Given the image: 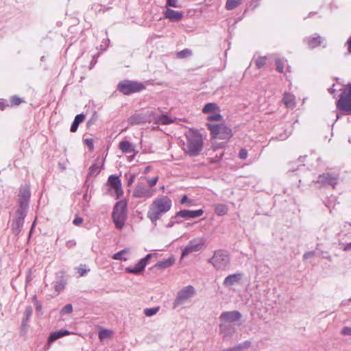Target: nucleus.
I'll return each mask as SVG.
<instances>
[{
    "mask_svg": "<svg viewBox=\"0 0 351 351\" xmlns=\"http://www.w3.org/2000/svg\"><path fill=\"white\" fill-rule=\"evenodd\" d=\"M206 125L213 138L228 140L233 135L231 128L225 124L224 119L221 114H213L208 116Z\"/></svg>",
    "mask_w": 351,
    "mask_h": 351,
    "instance_id": "1",
    "label": "nucleus"
},
{
    "mask_svg": "<svg viewBox=\"0 0 351 351\" xmlns=\"http://www.w3.org/2000/svg\"><path fill=\"white\" fill-rule=\"evenodd\" d=\"M172 208V200L167 195H161L153 199L147 213V218L155 225L161 217Z\"/></svg>",
    "mask_w": 351,
    "mask_h": 351,
    "instance_id": "2",
    "label": "nucleus"
},
{
    "mask_svg": "<svg viewBox=\"0 0 351 351\" xmlns=\"http://www.w3.org/2000/svg\"><path fill=\"white\" fill-rule=\"evenodd\" d=\"M186 141L184 143V150L189 156H195L199 154L203 147L202 135L196 131H189L186 134Z\"/></svg>",
    "mask_w": 351,
    "mask_h": 351,
    "instance_id": "3",
    "label": "nucleus"
},
{
    "mask_svg": "<svg viewBox=\"0 0 351 351\" xmlns=\"http://www.w3.org/2000/svg\"><path fill=\"white\" fill-rule=\"evenodd\" d=\"M117 89L123 95H129L143 90L145 86L141 82L125 80L118 84Z\"/></svg>",
    "mask_w": 351,
    "mask_h": 351,
    "instance_id": "4",
    "label": "nucleus"
},
{
    "mask_svg": "<svg viewBox=\"0 0 351 351\" xmlns=\"http://www.w3.org/2000/svg\"><path fill=\"white\" fill-rule=\"evenodd\" d=\"M126 219V203L120 201L114 206L112 212V219L116 228L121 229Z\"/></svg>",
    "mask_w": 351,
    "mask_h": 351,
    "instance_id": "5",
    "label": "nucleus"
},
{
    "mask_svg": "<svg viewBox=\"0 0 351 351\" xmlns=\"http://www.w3.org/2000/svg\"><path fill=\"white\" fill-rule=\"evenodd\" d=\"M337 107L341 110L351 113V84H348L341 94Z\"/></svg>",
    "mask_w": 351,
    "mask_h": 351,
    "instance_id": "6",
    "label": "nucleus"
},
{
    "mask_svg": "<svg viewBox=\"0 0 351 351\" xmlns=\"http://www.w3.org/2000/svg\"><path fill=\"white\" fill-rule=\"evenodd\" d=\"M228 254L222 250L216 251L210 259V263L217 269L224 270L229 265Z\"/></svg>",
    "mask_w": 351,
    "mask_h": 351,
    "instance_id": "7",
    "label": "nucleus"
},
{
    "mask_svg": "<svg viewBox=\"0 0 351 351\" xmlns=\"http://www.w3.org/2000/svg\"><path fill=\"white\" fill-rule=\"evenodd\" d=\"M155 192L156 189L149 188L144 183L138 182L133 191L132 195L135 198L147 199L151 198Z\"/></svg>",
    "mask_w": 351,
    "mask_h": 351,
    "instance_id": "8",
    "label": "nucleus"
},
{
    "mask_svg": "<svg viewBox=\"0 0 351 351\" xmlns=\"http://www.w3.org/2000/svg\"><path fill=\"white\" fill-rule=\"evenodd\" d=\"M205 240L202 237L194 239L189 243L182 252V256L184 257L190 253L201 250L204 245Z\"/></svg>",
    "mask_w": 351,
    "mask_h": 351,
    "instance_id": "9",
    "label": "nucleus"
},
{
    "mask_svg": "<svg viewBox=\"0 0 351 351\" xmlns=\"http://www.w3.org/2000/svg\"><path fill=\"white\" fill-rule=\"evenodd\" d=\"M195 293V289L193 287L189 285L181 289L175 300L174 307L180 304L183 301L191 298Z\"/></svg>",
    "mask_w": 351,
    "mask_h": 351,
    "instance_id": "10",
    "label": "nucleus"
},
{
    "mask_svg": "<svg viewBox=\"0 0 351 351\" xmlns=\"http://www.w3.org/2000/svg\"><path fill=\"white\" fill-rule=\"evenodd\" d=\"M107 184L114 190L117 199L122 196L123 192L121 188V182L118 176L114 175L110 176Z\"/></svg>",
    "mask_w": 351,
    "mask_h": 351,
    "instance_id": "11",
    "label": "nucleus"
},
{
    "mask_svg": "<svg viewBox=\"0 0 351 351\" xmlns=\"http://www.w3.org/2000/svg\"><path fill=\"white\" fill-rule=\"evenodd\" d=\"M317 182L322 184H330L335 188L338 182V176L330 173H324L319 176Z\"/></svg>",
    "mask_w": 351,
    "mask_h": 351,
    "instance_id": "12",
    "label": "nucleus"
},
{
    "mask_svg": "<svg viewBox=\"0 0 351 351\" xmlns=\"http://www.w3.org/2000/svg\"><path fill=\"white\" fill-rule=\"evenodd\" d=\"M151 257H152V254H147L145 258L141 259L139 261V262L135 265V267H126L125 271L130 274H140L141 272H142L144 270L146 265L147 264V263Z\"/></svg>",
    "mask_w": 351,
    "mask_h": 351,
    "instance_id": "13",
    "label": "nucleus"
},
{
    "mask_svg": "<svg viewBox=\"0 0 351 351\" xmlns=\"http://www.w3.org/2000/svg\"><path fill=\"white\" fill-rule=\"evenodd\" d=\"M204 210L202 209L197 210H182L176 213V216L184 219H193L202 216Z\"/></svg>",
    "mask_w": 351,
    "mask_h": 351,
    "instance_id": "14",
    "label": "nucleus"
},
{
    "mask_svg": "<svg viewBox=\"0 0 351 351\" xmlns=\"http://www.w3.org/2000/svg\"><path fill=\"white\" fill-rule=\"evenodd\" d=\"M164 16L171 21L178 22L183 19L184 14L182 12L167 8L164 12Z\"/></svg>",
    "mask_w": 351,
    "mask_h": 351,
    "instance_id": "15",
    "label": "nucleus"
},
{
    "mask_svg": "<svg viewBox=\"0 0 351 351\" xmlns=\"http://www.w3.org/2000/svg\"><path fill=\"white\" fill-rule=\"evenodd\" d=\"M324 39L323 38L317 34H315L313 36L306 37L304 40V42L309 48L313 49L320 45L324 42Z\"/></svg>",
    "mask_w": 351,
    "mask_h": 351,
    "instance_id": "16",
    "label": "nucleus"
},
{
    "mask_svg": "<svg viewBox=\"0 0 351 351\" xmlns=\"http://www.w3.org/2000/svg\"><path fill=\"white\" fill-rule=\"evenodd\" d=\"M243 277L242 273H237L228 276L223 280L226 287H230L241 282Z\"/></svg>",
    "mask_w": 351,
    "mask_h": 351,
    "instance_id": "17",
    "label": "nucleus"
},
{
    "mask_svg": "<svg viewBox=\"0 0 351 351\" xmlns=\"http://www.w3.org/2000/svg\"><path fill=\"white\" fill-rule=\"evenodd\" d=\"M282 102L287 108L293 109L296 105L295 97L290 93L285 92L283 95Z\"/></svg>",
    "mask_w": 351,
    "mask_h": 351,
    "instance_id": "18",
    "label": "nucleus"
},
{
    "mask_svg": "<svg viewBox=\"0 0 351 351\" xmlns=\"http://www.w3.org/2000/svg\"><path fill=\"white\" fill-rule=\"evenodd\" d=\"M241 317V315L238 311L224 312L223 313L220 318L226 322H234L239 320Z\"/></svg>",
    "mask_w": 351,
    "mask_h": 351,
    "instance_id": "19",
    "label": "nucleus"
},
{
    "mask_svg": "<svg viewBox=\"0 0 351 351\" xmlns=\"http://www.w3.org/2000/svg\"><path fill=\"white\" fill-rule=\"evenodd\" d=\"M219 112V106L215 103H208L202 109V112L204 114H208V116L213 114H220Z\"/></svg>",
    "mask_w": 351,
    "mask_h": 351,
    "instance_id": "20",
    "label": "nucleus"
},
{
    "mask_svg": "<svg viewBox=\"0 0 351 351\" xmlns=\"http://www.w3.org/2000/svg\"><path fill=\"white\" fill-rule=\"evenodd\" d=\"M19 197L21 206H23V204L27 203L30 197V191L27 186H23L20 189Z\"/></svg>",
    "mask_w": 351,
    "mask_h": 351,
    "instance_id": "21",
    "label": "nucleus"
},
{
    "mask_svg": "<svg viewBox=\"0 0 351 351\" xmlns=\"http://www.w3.org/2000/svg\"><path fill=\"white\" fill-rule=\"evenodd\" d=\"M70 334H71V332L67 330H61L59 331L53 332L51 333V335L49 337L48 343H51L53 341H54L62 337L69 335Z\"/></svg>",
    "mask_w": 351,
    "mask_h": 351,
    "instance_id": "22",
    "label": "nucleus"
},
{
    "mask_svg": "<svg viewBox=\"0 0 351 351\" xmlns=\"http://www.w3.org/2000/svg\"><path fill=\"white\" fill-rule=\"evenodd\" d=\"M147 121L145 117L143 114H135L128 119L130 125H138Z\"/></svg>",
    "mask_w": 351,
    "mask_h": 351,
    "instance_id": "23",
    "label": "nucleus"
},
{
    "mask_svg": "<svg viewBox=\"0 0 351 351\" xmlns=\"http://www.w3.org/2000/svg\"><path fill=\"white\" fill-rule=\"evenodd\" d=\"M175 263V258L173 257H169L166 259H163L158 262L155 267L158 269H166Z\"/></svg>",
    "mask_w": 351,
    "mask_h": 351,
    "instance_id": "24",
    "label": "nucleus"
},
{
    "mask_svg": "<svg viewBox=\"0 0 351 351\" xmlns=\"http://www.w3.org/2000/svg\"><path fill=\"white\" fill-rule=\"evenodd\" d=\"M130 249L125 248L117 253H115L112 258L114 260L127 261L129 258V254H130Z\"/></svg>",
    "mask_w": 351,
    "mask_h": 351,
    "instance_id": "25",
    "label": "nucleus"
},
{
    "mask_svg": "<svg viewBox=\"0 0 351 351\" xmlns=\"http://www.w3.org/2000/svg\"><path fill=\"white\" fill-rule=\"evenodd\" d=\"M85 119L84 114H80L75 116V119L71 126V132H75L78 128L80 123H82Z\"/></svg>",
    "mask_w": 351,
    "mask_h": 351,
    "instance_id": "26",
    "label": "nucleus"
},
{
    "mask_svg": "<svg viewBox=\"0 0 351 351\" xmlns=\"http://www.w3.org/2000/svg\"><path fill=\"white\" fill-rule=\"evenodd\" d=\"M119 149L124 153H132L134 151L132 145L128 141H122L119 143Z\"/></svg>",
    "mask_w": 351,
    "mask_h": 351,
    "instance_id": "27",
    "label": "nucleus"
},
{
    "mask_svg": "<svg viewBox=\"0 0 351 351\" xmlns=\"http://www.w3.org/2000/svg\"><path fill=\"white\" fill-rule=\"evenodd\" d=\"M228 210V206L226 204H218L215 206V212L219 216H223L227 214Z\"/></svg>",
    "mask_w": 351,
    "mask_h": 351,
    "instance_id": "28",
    "label": "nucleus"
},
{
    "mask_svg": "<svg viewBox=\"0 0 351 351\" xmlns=\"http://www.w3.org/2000/svg\"><path fill=\"white\" fill-rule=\"evenodd\" d=\"M156 123L162 124V125H168L173 123V120L171 119L167 115H160L156 118Z\"/></svg>",
    "mask_w": 351,
    "mask_h": 351,
    "instance_id": "29",
    "label": "nucleus"
},
{
    "mask_svg": "<svg viewBox=\"0 0 351 351\" xmlns=\"http://www.w3.org/2000/svg\"><path fill=\"white\" fill-rule=\"evenodd\" d=\"M243 0H227L226 3V8L228 10H232L239 5H240L242 3Z\"/></svg>",
    "mask_w": 351,
    "mask_h": 351,
    "instance_id": "30",
    "label": "nucleus"
},
{
    "mask_svg": "<svg viewBox=\"0 0 351 351\" xmlns=\"http://www.w3.org/2000/svg\"><path fill=\"white\" fill-rule=\"evenodd\" d=\"M101 165L99 163L95 162L91 165L88 170V175L90 176H97L101 171Z\"/></svg>",
    "mask_w": 351,
    "mask_h": 351,
    "instance_id": "31",
    "label": "nucleus"
},
{
    "mask_svg": "<svg viewBox=\"0 0 351 351\" xmlns=\"http://www.w3.org/2000/svg\"><path fill=\"white\" fill-rule=\"evenodd\" d=\"M250 346V343L248 342H245L243 344H239L237 346H234V347H232V348H228V349H225L223 350V351H241L243 349H245L247 348H248Z\"/></svg>",
    "mask_w": 351,
    "mask_h": 351,
    "instance_id": "32",
    "label": "nucleus"
},
{
    "mask_svg": "<svg viewBox=\"0 0 351 351\" xmlns=\"http://www.w3.org/2000/svg\"><path fill=\"white\" fill-rule=\"evenodd\" d=\"M66 284V281L64 279L60 280L59 282H57L54 286L55 291L59 293L62 290H64Z\"/></svg>",
    "mask_w": 351,
    "mask_h": 351,
    "instance_id": "33",
    "label": "nucleus"
},
{
    "mask_svg": "<svg viewBox=\"0 0 351 351\" xmlns=\"http://www.w3.org/2000/svg\"><path fill=\"white\" fill-rule=\"evenodd\" d=\"M112 332L110 330H102L99 332V338L101 341L110 338L112 337Z\"/></svg>",
    "mask_w": 351,
    "mask_h": 351,
    "instance_id": "34",
    "label": "nucleus"
},
{
    "mask_svg": "<svg viewBox=\"0 0 351 351\" xmlns=\"http://www.w3.org/2000/svg\"><path fill=\"white\" fill-rule=\"evenodd\" d=\"M158 176H156L153 178H146V181L148 184V187L151 189H154L153 187L155 186L158 181Z\"/></svg>",
    "mask_w": 351,
    "mask_h": 351,
    "instance_id": "35",
    "label": "nucleus"
},
{
    "mask_svg": "<svg viewBox=\"0 0 351 351\" xmlns=\"http://www.w3.org/2000/svg\"><path fill=\"white\" fill-rule=\"evenodd\" d=\"M275 64L276 71L279 73H282L284 71L285 62L280 58H276Z\"/></svg>",
    "mask_w": 351,
    "mask_h": 351,
    "instance_id": "36",
    "label": "nucleus"
},
{
    "mask_svg": "<svg viewBox=\"0 0 351 351\" xmlns=\"http://www.w3.org/2000/svg\"><path fill=\"white\" fill-rule=\"evenodd\" d=\"M191 55V51L189 49H183L177 53V57L179 58H185Z\"/></svg>",
    "mask_w": 351,
    "mask_h": 351,
    "instance_id": "37",
    "label": "nucleus"
},
{
    "mask_svg": "<svg viewBox=\"0 0 351 351\" xmlns=\"http://www.w3.org/2000/svg\"><path fill=\"white\" fill-rule=\"evenodd\" d=\"M160 307H155L152 308H145L144 310V313L147 317H151L155 314L157 313V312L159 311Z\"/></svg>",
    "mask_w": 351,
    "mask_h": 351,
    "instance_id": "38",
    "label": "nucleus"
},
{
    "mask_svg": "<svg viewBox=\"0 0 351 351\" xmlns=\"http://www.w3.org/2000/svg\"><path fill=\"white\" fill-rule=\"evenodd\" d=\"M73 311V306L71 304H68L66 305H65L62 309L60 311V313L62 315H64V314H69V313H71Z\"/></svg>",
    "mask_w": 351,
    "mask_h": 351,
    "instance_id": "39",
    "label": "nucleus"
},
{
    "mask_svg": "<svg viewBox=\"0 0 351 351\" xmlns=\"http://www.w3.org/2000/svg\"><path fill=\"white\" fill-rule=\"evenodd\" d=\"M22 99L17 96H13L10 99L11 106H19L22 103Z\"/></svg>",
    "mask_w": 351,
    "mask_h": 351,
    "instance_id": "40",
    "label": "nucleus"
},
{
    "mask_svg": "<svg viewBox=\"0 0 351 351\" xmlns=\"http://www.w3.org/2000/svg\"><path fill=\"white\" fill-rule=\"evenodd\" d=\"M291 132V130H285V133H279L276 138L280 141L285 140L290 135Z\"/></svg>",
    "mask_w": 351,
    "mask_h": 351,
    "instance_id": "41",
    "label": "nucleus"
},
{
    "mask_svg": "<svg viewBox=\"0 0 351 351\" xmlns=\"http://www.w3.org/2000/svg\"><path fill=\"white\" fill-rule=\"evenodd\" d=\"M90 269H87L86 265H80L77 268V272L80 276H84Z\"/></svg>",
    "mask_w": 351,
    "mask_h": 351,
    "instance_id": "42",
    "label": "nucleus"
},
{
    "mask_svg": "<svg viewBox=\"0 0 351 351\" xmlns=\"http://www.w3.org/2000/svg\"><path fill=\"white\" fill-rule=\"evenodd\" d=\"M166 6L179 8L180 7L178 4V0H167Z\"/></svg>",
    "mask_w": 351,
    "mask_h": 351,
    "instance_id": "43",
    "label": "nucleus"
},
{
    "mask_svg": "<svg viewBox=\"0 0 351 351\" xmlns=\"http://www.w3.org/2000/svg\"><path fill=\"white\" fill-rule=\"evenodd\" d=\"M341 334L345 336H351V327H343L341 330Z\"/></svg>",
    "mask_w": 351,
    "mask_h": 351,
    "instance_id": "44",
    "label": "nucleus"
},
{
    "mask_svg": "<svg viewBox=\"0 0 351 351\" xmlns=\"http://www.w3.org/2000/svg\"><path fill=\"white\" fill-rule=\"evenodd\" d=\"M84 143L89 147L90 151L93 150L94 144H93V140L92 138H86L84 140Z\"/></svg>",
    "mask_w": 351,
    "mask_h": 351,
    "instance_id": "45",
    "label": "nucleus"
},
{
    "mask_svg": "<svg viewBox=\"0 0 351 351\" xmlns=\"http://www.w3.org/2000/svg\"><path fill=\"white\" fill-rule=\"evenodd\" d=\"M239 157L241 159H245L247 157V151L245 149H241L239 151Z\"/></svg>",
    "mask_w": 351,
    "mask_h": 351,
    "instance_id": "46",
    "label": "nucleus"
},
{
    "mask_svg": "<svg viewBox=\"0 0 351 351\" xmlns=\"http://www.w3.org/2000/svg\"><path fill=\"white\" fill-rule=\"evenodd\" d=\"M83 222V219L79 216H76L73 221V223L75 226H80Z\"/></svg>",
    "mask_w": 351,
    "mask_h": 351,
    "instance_id": "47",
    "label": "nucleus"
},
{
    "mask_svg": "<svg viewBox=\"0 0 351 351\" xmlns=\"http://www.w3.org/2000/svg\"><path fill=\"white\" fill-rule=\"evenodd\" d=\"M223 156V154H221L219 156H216L215 158H209L210 163H215L219 162Z\"/></svg>",
    "mask_w": 351,
    "mask_h": 351,
    "instance_id": "48",
    "label": "nucleus"
},
{
    "mask_svg": "<svg viewBox=\"0 0 351 351\" xmlns=\"http://www.w3.org/2000/svg\"><path fill=\"white\" fill-rule=\"evenodd\" d=\"M314 254H315V252H313V251L307 252L303 256L304 259L310 258L313 257L314 256Z\"/></svg>",
    "mask_w": 351,
    "mask_h": 351,
    "instance_id": "49",
    "label": "nucleus"
},
{
    "mask_svg": "<svg viewBox=\"0 0 351 351\" xmlns=\"http://www.w3.org/2000/svg\"><path fill=\"white\" fill-rule=\"evenodd\" d=\"M256 65L259 69L263 66V60L262 58H259L256 60Z\"/></svg>",
    "mask_w": 351,
    "mask_h": 351,
    "instance_id": "50",
    "label": "nucleus"
},
{
    "mask_svg": "<svg viewBox=\"0 0 351 351\" xmlns=\"http://www.w3.org/2000/svg\"><path fill=\"white\" fill-rule=\"evenodd\" d=\"M343 250L346 252H350L351 253V242L344 245Z\"/></svg>",
    "mask_w": 351,
    "mask_h": 351,
    "instance_id": "51",
    "label": "nucleus"
},
{
    "mask_svg": "<svg viewBox=\"0 0 351 351\" xmlns=\"http://www.w3.org/2000/svg\"><path fill=\"white\" fill-rule=\"evenodd\" d=\"M75 242L74 241H69L66 242V245L68 248H72L75 245Z\"/></svg>",
    "mask_w": 351,
    "mask_h": 351,
    "instance_id": "52",
    "label": "nucleus"
},
{
    "mask_svg": "<svg viewBox=\"0 0 351 351\" xmlns=\"http://www.w3.org/2000/svg\"><path fill=\"white\" fill-rule=\"evenodd\" d=\"M188 202V197H187V196H186V195H184V196L182 197L181 200H180V203H181L182 204H185V203H186V202Z\"/></svg>",
    "mask_w": 351,
    "mask_h": 351,
    "instance_id": "53",
    "label": "nucleus"
},
{
    "mask_svg": "<svg viewBox=\"0 0 351 351\" xmlns=\"http://www.w3.org/2000/svg\"><path fill=\"white\" fill-rule=\"evenodd\" d=\"M26 312H27V317H26V322H27V321H28L29 317L32 314V309L31 308H29V310L27 309Z\"/></svg>",
    "mask_w": 351,
    "mask_h": 351,
    "instance_id": "54",
    "label": "nucleus"
},
{
    "mask_svg": "<svg viewBox=\"0 0 351 351\" xmlns=\"http://www.w3.org/2000/svg\"><path fill=\"white\" fill-rule=\"evenodd\" d=\"M348 50L351 53V37L348 40Z\"/></svg>",
    "mask_w": 351,
    "mask_h": 351,
    "instance_id": "55",
    "label": "nucleus"
},
{
    "mask_svg": "<svg viewBox=\"0 0 351 351\" xmlns=\"http://www.w3.org/2000/svg\"><path fill=\"white\" fill-rule=\"evenodd\" d=\"M6 105L3 103L0 102V110H3L5 108Z\"/></svg>",
    "mask_w": 351,
    "mask_h": 351,
    "instance_id": "56",
    "label": "nucleus"
},
{
    "mask_svg": "<svg viewBox=\"0 0 351 351\" xmlns=\"http://www.w3.org/2000/svg\"><path fill=\"white\" fill-rule=\"evenodd\" d=\"M151 169V167L150 166H147V167H145V169H144V173H147Z\"/></svg>",
    "mask_w": 351,
    "mask_h": 351,
    "instance_id": "57",
    "label": "nucleus"
},
{
    "mask_svg": "<svg viewBox=\"0 0 351 351\" xmlns=\"http://www.w3.org/2000/svg\"><path fill=\"white\" fill-rule=\"evenodd\" d=\"M328 90L331 94L334 92V90L332 88H329Z\"/></svg>",
    "mask_w": 351,
    "mask_h": 351,
    "instance_id": "58",
    "label": "nucleus"
},
{
    "mask_svg": "<svg viewBox=\"0 0 351 351\" xmlns=\"http://www.w3.org/2000/svg\"><path fill=\"white\" fill-rule=\"evenodd\" d=\"M132 182H133V178H132V179L130 180V182H129V184H131Z\"/></svg>",
    "mask_w": 351,
    "mask_h": 351,
    "instance_id": "59",
    "label": "nucleus"
},
{
    "mask_svg": "<svg viewBox=\"0 0 351 351\" xmlns=\"http://www.w3.org/2000/svg\"><path fill=\"white\" fill-rule=\"evenodd\" d=\"M280 129V126H278L276 130H278Z\"/></svg>",
    "mask_w": 351,
    "mask_h": 351,
    "instance_id": "60",
    "label": "nucleus"
},
{
    "mask_svg": "<svg viewBox=\"0 0 351 351\" xmlns=\"http://www.w3.org/2000/svg\"><path fill=\"white\" fill-rule=\"evenodd\" d=\"M350 226H351V223H350Z\"/></svg>",
    "mask_w": 351,
    "mask_h": 351,
    "instance_id": "61",
    "label": "nucleus"
}]
</instances>
